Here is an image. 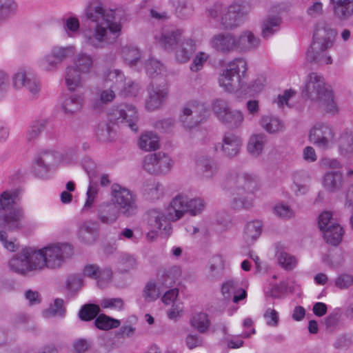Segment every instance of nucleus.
<instances>
[{"label":"nucleus","mask_w":353,"mask_h":353,"mask_svg":"<svg viewBox=\"0 0 353 353\" xmlns=\"http://www.w3.org/2000/svg\"><path fill=\"white\" fill-rule=\"evenodd\" d=\"M162 64L160 61L155 59H149L145 63L146 74L151 78H154L159 74H161Z\"/></svg>","instance_id":"obj_59"},{"label":"nucleus","mask_w":353,"mask_h":353,"mask_svg":"<svg viewBox=\"0 0 353 353\" xmlns=\"http://www.w3.org/2000/svg\"><path fill=\"white\" fill-rule=\"evenodd\" d=\"M74 64V68L81 72L88 73L92 67L93 61L90 55L86 54H80L77 57Z\"/></svg>","instance_id":"obj_53"},{"label":"nucleus","mask_w":353,"mask_h":353,"mask_svg":"<svg viewBox=\"0 0 353 353\" xmlns=\"http://www.w3.org/2000/svg\"><path fill=\"white\" fill-rule=\"evenodd\" d=\"M342 316V310L339 307L335 308L325 318V325L327 329L334 330L339 324Z\"/></svg>","instance_id":"obj_57"},{"label":"nucleus","mask_w":353,"mask_h":353,"mask_svg":"<svg viewBox=\"0 0 353 353\" xmlns=\"http://www.w3.org/2000/svg\"><path fill=\"white\" fill-rule=\"evenodd\" d=\"M17 8L15 1H0V25L15 14Z\"/></svg>","instance_id":"obj_48"},{"label":"nucleus","mask_w":353,"mask_h":353,"mask_svg":"<svg viewBox=\"0 0 353 353\" xmlns=\"http://www.w3.org/2000/svg\"><path fill=\"white\" fill-rule=\"evenodd\" d=\"M223 188L233 196L234 209H249L252 206L253 194L258 188V182L255 176L248 173L230 172L223 183Z\"/></svg>","instance_id":"obj_2"},{"label":"nucleus","mask_w":353,"mask_h":353,"mask_svg":"<svg viewBox=\"0 0 353 353\" xmlns=\"http://www.w3.org/2000/svg\"><path fill=\"white\" fill-rule=\"evenodd\" d=\"M112 132L113 129L112 125L110 123L105 121L100 122L95 130L97 139L103 142L111 140V134Z\"/></svg>","instance_id":"obj_52"},{"label":"nucleus","mask_w":353,"mask_h":353,"mask_svg":"<svg viewBox=\"0 0 353 353\" xmlns=\"http://www.w3.org/2000/svg\"><path fill=\"white\" fill-rule=\"evenodd\" d=\"M179 275V270L176 267L164 270L161 272V277L159 279V283L165 288H172Z\"/></svg>","instance_id":"obj_44"},{"label":"nucleus","mask_w":353,"mask_h":353,"mask_svg":"<svg viewBox=\"0 0 353 353\" xmlns=\"http://www.w3.org/2000/svg\"><path fill=\"white\" fill-rule=\"evenodd\" d=\"M196 50V44L192 39L183 42L176 52V59L179 63L188 61Z\"/></svg>","instance_id":"obj_33"},{"label":"nucleus","mask_w":353,"mask_h":353,"mask_svg":"<svg viewBox=\"0 0 353 353\" xmlns=\"http://www.w3.org/2000/svg\"><path fill=\"white\" fill-rule=\"evenodd\" d=\"M159 295L156 284L152 282H148L143 291V296L145 301L150 302L156 300Z\"/></svg>","instance_id":"obj_63"},{"label":"nucleus","mask_w":353,"mask_h":353,"mask_svg":"<svg viewBox=\"0 0 353 353\" xmlns=\"http://www.w3.org/2000/svg\"><path fill=\"white\" fill-rule=\"evenodd\" d=\"M121 213L115 205L110 202H103L98 207L97 216L98 219L105 224H112L119 218Z\"/></svg>","instance_id":"obj_23"},{"label":"nucleus","mask_w":353,"mask_h":353,"mask_svg":"<svg viewBox=\"0 0 353 353\" xmlns=\"http://www.w3.org/2000/svg\"><path fill=\"white\" fill-rule=\"evenodd\" d=\"M260 44V39L255 37L250 31H245L239 37L235 36L236 50L247 52L257 48Z\"/></svg>","instance_id":"obj_24"},{"label":"nucleus","mask_w":353,"mask_h":353,"mask_svg":"<svg viewBox=\"0 0 353 353\" xmlns=\"http://www.w3.org/2000/svg\"><path fill=\"white\" fill-rule=\"evenodd\" d=\"M111 201L125 217H132L137 212L136 195L118 183L111 187Z\"/></svg>","instance_id":"obj_6"},{"label":"nucleus","mask_w":353,"mask_h":353,"mask_svg":"<svg viewBox=\"0 0 353 353\" xmlns=\"http://www.w3.org/2000/svg\"><path fill=\"white\" fill-rule=\"evenodd\" d=\"M182 32L179 29L163 30L159 39V45L165 50H173L181 40Z\"/></svg>","instance_id":"obj_25"},{"label":"nucleus","mask_w":353,"mask_h":353,"mask_svg":"<svg viewBox=\"0 0 353 353\" xmlns=\"http://www.w3.org/2000/svg\"><path fill=\"white\" fill-rule=\"evenodd\" d=\"M339 148L342 155L349 156L353 154V137L348 134H342L339 139Z\"/></svg>","instance_id":"obj_55"},{"label":"nucleus","mask_w":353,"mask_h":353,"mask_svg":"<svg viewBox=\"0 0 353 353\" xmlns=\"http://www.w3.org/2000/svg\"><path fill=\"white\" fill-rule=\"evenodd\" d=\"M243 119L244 117L241 111L230 110L226 113L221 122L230 128L236 129L241 125Z\"/></svg>","instance_id":"obj_43"},{"label":"nucleus","mask_w":353,"mask_h":353,"mask_svg":"<svg viewBox=\"0 0 353 353\" xmlns=\"http://www.w3.org/2000/svg\"><path fill=\"white\" fill-rule=\"evenodd\" d=\"M322 232L326 243L334 246L339 245L343 235V228L338 223H332Z\"/></svg>","instance_id":"obj_32"},{"label":"nucleus","mask_w":353,"mask_h":353,"mask_svg":"<svg viewBox=\"0 0 353 353\" xmlns=\"http://www.w3.org/2000/svg\"><path fill=\"white\" fill-rule=\"evenodd\" d=\"M207 110L203 105L188 103L181 110L179 121L185 128H193L203 121Z\"/></svg>","instance_id":"obj_13"},{"label":"nucleus","mask_w":353,"mask_h":353,"mask_svg":"<svg viewBox=\"0 0 353 353\" xmlns=\"http://www.w3.org/2000/svg\"><path fill=\"white\" fill-rule=\"evenodd\" d=\"M99 224L97 221H84L79 225L78 238L83 243L93 244L99 237Z\"/></svg>","instance_id":"obj_18"},{"label":"nucleus","mask_w":353,"mask_h":353,"mask_svg":"<svg viewBox=\"0 0 353 353\" xmlns=\"http://www.w3.org/2000/svg\"><path fill=\"white\" fill-rule=\"evenodd\" d=\"M253 9L251 1H234L223 12L221 24L223 29L232 30L238 27L242 18L247 16Z\"/></svg>","instance_id":"obj_9"},{"label":"nucleus","mask_w":353,"mask_h":353,"mask_svg":"<svg viewBox=\"0 0 353 353\" xmlns=\"http://www.w3.org/2000/svg\"><path fill=\"white\" fill-rule=\"evenodd\" d=\"M143 194L146 199L155 201L163 195V186L159 182L146 183L143 190Z\"/></svg>","instance_id":"obj_41"},{"label":"nucleus","mask_w":353,"mask_h":353,"mask_svg":"<svg viewBox=\"0 0 353 353\" xmlns=\"http://www.w3.org/2000/svg\"><path fill=\"white\" fill-rule=\"evenodd\" d=\"M241 145V139L234 133L228 132L225 133L223 143H219L215 148L217 150L218 147L220 146L226 157L233 158L239 154Z\"/></svg>","instance_id":"obj_21"},{"label":"nucleus","mask_w":353,"mask_h":353,"mask_svg":"<svg viewBox=\"0 0 353 353\" xmlns=\"http://www.w3.org/2000/svg\"><path fill=\"white\" fill-rule=\"evenodd\" d=\"M174 4L176 16L181 19L189 17L193 12L192 5L190 1H176Z\"/></svg>","instance_id":"obj_58"},{"label":"nucleus","mask_w":353,"mask_h":353,"mask_svg":"<svg viewBox=\"0 0 353 353\" xmlns=\"http://www.w3.org/2000/svg\"><path fill=\"white\" fill-rule=\"evenodd\" d=\"M46 268L57 269L62 266L65 259L73 254V249L69 243H55L43 248Z\"/></svg>","instance_id":"obj_11"},{"label":"nucleus","mask_w":353,"mask_h":353,"mask_svg":"<svg viewBox=\"0 0 353 353\" xmlns=\"http://www.w3.org/2000/svg\"><path fill=\"white\" fill-rule=\"evenodd\" d=\"M121 52L125 63L130 68H135L139 71L143 65L140 50L135 46H126L123 48Z\"/></svg>","instance_id":"obj_26"},{"label":"nucleus","mask_w":353,"mask_h":353,"mask_svg":"<svg viewBox=\"0 0 353 353\" xmlns=\"http://www.w3.org/2000/svg\"><path fill=\"white\" fill-rule=\"evenodd\" d=\"M272 14H269L263 21L262 36L264 39H268L280 29L281 18L279 14L281 12L280 6L272 8Z\"/></svg>","instance_id":"obj_20"},{"label":"nucleus","mask_w":353,"mask_h":353,"mask_svg":"<svg viewBox=\"0 0 353 353\" xmlns=\"http://www.w3.org/2000/svg\"><path fill=\"white\" fill-rule=\"evenodd\" d=\"M100 307L98 305L86 303L81 306L79 311V318L83 321H90L94 319L99 314Z\"/></svg>","instance_id":"obj_46"},{"label":"nucleus","mask_w":353,"mask_h":353,"mask_svg":"<svg viewBox=\"0 0 353 353\" xmlns=\"http://www.w3.org/2000/svg\"><path fill=\"white\" fill-rule=\"evenodd\" d=\"M81 72L73 66L66 68L65 81L69 90L73 91L81 84Z\"/></svg>","instance_id":"obj_42"},{"label":"nucleus","mask_w":353,"mask_h":353,"mask_svg":"<svg viewBox=\"0 0 353 353\" xmlns=\"http://www.w3.org/2000/svg\"><path fill=\"white\" fill-rule=\"evenodd\" d=\"M82 167L88 174L89 181L92 183L93 180L97 175L96 163L92 159L88 157H85L82 160Z\"/></svg>","instance_id":"obj_61"},{"label":"nucleus","mask_w":353,"mask_h":353,"mask_svg":"<svg viewBox=\"0 0 353 353\" xmlns=\"http://www.w3.org/2000/svg\"><path fill=\"white\" fill-rule=\"evenodd\" d=\"M191 325L196 328L199 333H205L209 328L210 321L205 313H199L194 315L191 321Z\"/></svg>","instance_id":"obj_47"},{"label":"nucleus","mask_w":353,"mask_h":353,"mask_svg":"<svg viewBox=\"0 0 353 353\" xmlns=\"http://www.w3.org/2000/svg\"><path fill=\"white\" fill-rule=\"evenodd\" d=\"M170 205L165 213H163L157 209H152L147 212V223L149 230L152 231H163L165 234H170L171 226L170 219Z\"/></svg>","instance_id":"obj_15"},{"label":"nucleus","mask_w":353,"mask_h":353,"mask_svg":"<svg viewBox=\"0 0 353 353\" xmlns=\"http://www.w3.org/2000/svg\"><path fill=\"white\" fill-rule=\"evenodd\" d=\"M196 165L205 177H212L218 170L216 161L211 158H199L196 162Z\"/></svg>","instance_id":"obj_39"},{"label":"nucleus","mask_w":353,"mask_h":353,"mask_svg":"<svg viewBox=\"0 0 353 353\" xmlns=\"http://www.w3.org/2000/svg\"><path fill=\"white\" fill-rule=\"evenodd\" d=\"M265 142L266 136L264 134H254L250 138L248 151L252 156L257 157L261 153Z\"/></svg>","instance_id":"obj_38"},{"label":"nucleus","mask_w":353,"mask_h":353,"mask_svg":"<svg viewBox=\"0 0 353 353\" xmlns=\"http://www.w3.org/2000/svg\"><path fill=\"white\" fill-rule=\"evenodd\" d=\"M28 250V271L42 270L46 268L43 248L36 250L32 248H25Z\"/></svg>","instance_id":"obj_29"},{"label":"nucleus","mask_w":353,"mask_h":353,"mask_svg":"<svg viewBox=\"0 0 353 353\" xmlns=\"http://www.w3.org/2000/svg\"><path fill=\"white\" fill-rule=\"evenodd\" d=\"M166 94L167 92L165 89H161L159 87L154 88L152 84L149 88V96L145 104L146 108L152 111L160 108Z\"/></svg>","instance_id":"obj_28"},{"label":"nucleus","mask_w":353,"mask_h":353,"mask_svg":"<svg viewBox=\"0 0 353 353\" xmlns=\"http://www.w3.org/2000/svg\"><path fill=\"white\" fill-rule=\"evenodd\" d=\"M224 265L222 257L215 256L212 259V263L210 266V276L212 278H219L222 274Z\"/></svg>","instance_id":"obj_60"},{"label":"nucleus","mask_w":353,"mask_h":353,"mask_svg":"<svg viewBox=\"0 0 353 353\" xmlns=\"http://www.w3.org/2000/svg\"><path fill=\"white\" fill-rule=\"evenodd\" d=\"M48 121V119H46L32 121L26 132V140L28 143H33L38 139L41 134L45 130Z\"/></svg>","instance_id":"obj_31"},{"label":"nucleus","mask_w":353,"mask_h":353,"mask_svg":"<svg viewBox=\"0 0 353 353\" xmlns=\"http://www.w3.org/2000/svg\"><path fill=\"white\" fill-rule=\"evenodd\" d=\"M212 111L221 121L224 116L230 110L229 103L223 99H216L212 103Z\"/></svg>","instance_id":"obj_50"},{"label":"nucleus","mask_w":353,"mask_h":353,"mask_svg":"<svg viewBox=\"0 0 353 353\" xmlns=\"http://www.w3.org/2000/svg\"><path fill=\"white\" fill-rule=\"evenodd\" d=\"M211 46L216 51L228 53L236 50L235 35L231 33H219L214 35Z\"/></svg>","instance_id":"obj_22"},{"label":"nucleus","mask_w":353,"mask_h":353,"mask_svg":"<svg viewBox=\"0 0 353 353\" xmlns=\"http://www.w3.org/2000/svg\"><path fill=\"white\" fill-rule=\"evenodd\" d=\"M334 15L340 20H346L353 14V1H332Z\"/></svg>","instance_id":"obj_35"},{"label":"nucleus","mask_w":353,"mask_h":353,"mask_svg":"<svg viewBox=\"0 0 353 353\" xmlns=\"http://www.w3.org/2000/svg\"><path fill=\"white\" fill-rule=\"evenodd\" d=\"M28 252L22 249L21 252L15 254L9 261L10 269L19 274H25L28 272Z\"/></svg>","instance_id":"obj_30"},{"label":"nucleus","mask_w":353,"mask_h":353,"mask_svg":"<svg viewBox=\"0 0 353 353\" xmlns=\"http://www.w3.org/2000/svg\"><path fill=\"white\" fill-rule=\"evenodd\" d=\"M72 53V48L54 47L50 54H47L41 61V67L47 72H52L57 70L64 59Z\"/></svg>","instance_id":"obj_16"},{"label":"nucleus","mask_w":353,"mask_h":353,"mask_svg":"<svg viewBox=\"0 0 353 353\" xmlns=\"http://www.w3.org/2000/svg\"><path fill=\"white\" fill-rule=\"evenodd\" d=\"M205 203L203 199L195 198L188 200L186 196L178 194L170 203V219L176 221L181 219L185 212L191 216L200 214L204 210Z\"/></svg>","instance_id":"obj_7"},{"label":"nucleus","mask_w":353,"mask_h":353,"mask_svg":"<svg viewBox=\"0 0 353 353\" xmlns=\"http://www.w3.org/2000/svg\"><path fill=\"white\" fill-rule=\"evenodd\" d=\"M334 134L332 128L325 124L319 123L314 125L310 130L309 139L316 146L326 149L329 142L332 139Z\"/></svg>","instance_id":"obj_17"},{"label":"nucleus","mask_w":353,"mask_h":353,"mask_svg":"<svg viewBox=\"0 0 353 353\" xmlns=\"http://www.w3.org/2000/svg\"><path fill=\"white\" fill-rule=\"evenodd\" d=\"M21 191V189L17 188L11 191L3 192L0 195V210L4 212L11 208H19L18 206H14V204H15L16 200L19 199Z\"/></svg>","instance_id":"obj_34"},{"label":"nucleus","mask_w":353,"mask_h":353,"mask_svg":"<svg viewBox=\"0 0 353 353\" xmlns=\"http://www.w3.org/2000/svg\"><path fill=\"white\" fill-rule=\"evenodd\" d=\"M83 279L78 274H72L68 276L66 281V286L68 290L77 292L83 286Z\"/></svg>","instance_id":"obj_64"},{"label":"nucleus","mask_w":353,"mask_h":353,"mask_svg":"<svg viewBox=\"0 0 353 353\" xmlns=\"http://www.w3.org/2000/svg\"><path fill=\"white\" fill-rule=\"evenodd\" d=\"M143 166L150 174H164L171 169V159L165 152H154L145 157Z\"/></svg>","instance_id":"obj_12"},{"label":"nucleus","mask_w":353,"mask_h":353,"mask_svg":"<svg viewBox=\"0 0 353 353\" xmlns=\"http://www.w3.org/2000/svg\"><path fill=\"white\" fill-rule=\"evenodd\" d=\"M94 325L101 330H109L119 327L120 321L105 314H99L94 319Z\"/></svg>","instance_id":"obj_40"},{"label":"nucleus","mask_w":353,"mask_h":353,"mask_svg":"<svg viewBox=\"0 0 353 353\" xmlns=\"http://www.w3.org/2000/svg\"><path fill=\"white\" fill-rule=\"evenodd\" d=\"M302 94L312 101L321 102L327 112L335 113L338 111L332 91L325 86L323 77L317 73L309 74Z\"/></svg>","instance_id":"obj_4"},{"label":"nucleus","mask_w":353,"mask_h":353,"mask_svg":"<svg viewBox=\"0 0 353 353\" xmlns=\"http://www.w3.org/2000/svg\"><path fill=\"white\" fill-rule=\"evenodd\" d=\"M61 154L55 150H42L34 157L32 172L37 177L46 178L50 170L61 161Z\"/></svg>","instance_id":"obj_10"},{"label":"nucleus","mask_w":353,"mask_h":353,"mask_svg":"<svg viewBox=\"0 0 353 353\" xmlns=\"http://www.w3.org/2000/svg\"><path fill=\"white\" fill-rule=\"evenodd\" d=\"M87 21L94 23L92 28L84 32L85 42L95 48H102L108 29L110 33L118 37L121 26L114 22L115 11H105L100 1H91L85 10Z\"/></svg>","instance_id":"obj_1"},{"label":"nucleus","mask_w":353,"mask_h":353,"mask_svg":"<svg viewBox=\"0 0 353 353\" xmlns=\"http://www.w3.org/2000/svg\"><path fill=\"white\" fill-rule=\"evenodd\" d=\"M139 145L142 150H155L159 147V139L152 133L146 134L141 137Z\"/></svg>","instance_id":"obj_49"},{"label":"nucleus","mask_w":353,"mask_h":353,"mask_svg":"<svg viewBox=\"0 0 353 353\" xmlns=\"http://www.w3.org/2000/svg\"><path fill=\"white\" fill-rule=\"evenodd\" d=\"M261 125L269 133L277 132L283 128L282 122L276 117H263Z\"/></svg>","instance_id":"obj_54"},{"label":"nucleus","mask_w":353,"mask_h":353,"mask_svg":"<svg viewBox=\"0 0 353 353\" xmlns=\"http://www.w3.org/2000/svg\"><path fill=\"white\" fill-rule=\"evenodd\" d=\"M336 32L325 21L319 22L315 27L313 41L306 52V59L312 64H330L332 58L325 51L333 45Z\"/></svg>","instance_id":"obj_3"},{"label":"nucleus","mask_w":353,"mask_h":353,"mask_svg":"<svg viewBox=\"0 0 353 353\" xmlns=\"http://www.w3.org/2000/svg\"><path fill=\"white\" fill-rule=\"evenodd\" d=\"M105 81L107 83H111L110 85V88H113L115 90L119 91L121 87L125 85L126 79L121 70L115 69L108 72Z\"/></svg>","instance_id":"obj_45"},{"label":"nucleus","mask_w":353,"mask_h":353,"mask_svg":"<svg viewBox=\"0 0 353 353\" xmlns=\"http://www.w3.org/2000/svg\"><path fill=\"white\" fill-rule=\"evenodd\" d=\"M13 85L16 88H25L32 95H36L40 91V85L34 75L24 70L14 74Z\"/></svg>","instance_id":"obj_19"},{"label":"nucleus","mask_w":353,"mask_h":353,"mask_svg":"<svg viewBox=\"0 0 353 353\" xmlns=\"http://www.w3.org/2000/svg\"><path fill=\"white\" fill-rule=\"evenodd\" d=\"M247 70L245 60L236 59L229 64V68L219 78V85L229 92L243 88V81L241 77H244Z\"/></svg>","instance_id":"obj_5"},{"label":"nucleus","mask_w":353,"mask_h":353,"mask_svg":"<svg viewBox=\"0 0 353 353\" xmlns=\"http://www.w3.org/2000/svg\"><path fill=\"white\" fill-rule=\"evenodd\" d=\"M139 90V85L130 80L125 82V85L119 90L120 94L124 97H135Z\"/></svg>","instance_id":"obj_62"},{"label":"nucleus","mask_w":353,"mask_h":353,"mask_svg":"<svg viewBox=\"0 0 353 353\" xmlns=\"http://www.w3.org/2000/svg\"><path fill=\"white\" fill-rule=\"evenodd\" d=\"M277 260L279 264L288 271L293 270L297 264V260L295 256L284 251L277 254Z\"/></svg>","instance_id":"obj_51"},{"label":"nucleus","mask_w":353,"mask_h":353,"mask_svg":"<svg viewBox=\"0 0 353 353\" xmlns=\"http://www.w3.org/2000/svg\"><path fill=\"white\" fill-rule=\"evenodd\" d=\"M65 308L63 307V300L61 299H56L54 304L51 305L49 308L43 311V316L46 318L59 316H63L65 314Z\"/></svg>","instance_id":"obj_56"},{"label":"nucleus","mask_w":353,"mask_h":353,"mask_svg":"<svg viewBox=\"0 0 353 353\" xmlns=\"http://www.w3.org/2000/svg\"><path fill=\"white\" fill-rule=\"evenodd\" d=\"M262 223L259 221L248 222L244 229L243 237L248 243H252L262 232Z\"/></svg>","instance_id":"obj_37"},{"label":"nucleus","mask_w":353,"mask_h":353,"mask_svg":"<svg viewBox=\"0 0 353 353\" xmlns=\"http://www.w3.org/2000/svg\"><path fill=\"white\" fill-rule=\"evenodd\" d=\"M108 116L111 122L117 124L123 123L134 132L139 130V117L137 108L132 104L122 103L113 105Z\"/></svg>","instance_id":"obj_8"},{"label":"nucleus","mask_w":353,"mask_h":353,"mask_svg":"<svg viewBox=\"0 0 353 353\" xmlns=\"http://www.w3.org/2000/svg\"><path fill=\"white\" fill-rule=\"evenodd\" d=\"M24 212L21 208H11L0 212V228L2 231H19L23 228Z\"/></svg>","instance_id":"obj_14"},{"label":"nucleus","mask_w":353,"mask_h":353,"mask_svg":"<svg viewBox=\"0 0 353 353\" xmlns=\"http://www.w3.org/2000/svg\"><path fill=\"white\" fill-rule=\"evenodd\" d=\"M323 185L330 192L338 191L342 185L341 173L337 171L327 172L324 176Z\"/></svg>","instance_id":"obj_36"},{"label":"nucleus","mask_w":353,"mask_h":353,"mask_svg":"<svg viewBox=\"0 0 353 353\" xmlns=\"http://www.w3.org/2000/svg\"><path fill=\"white\" fill-rule=\"evenodd\" d=\"M83 103V97L80 93L68 94L62 103V108L65 114H73L81 110Z\"/></svg>","instance_id":"obj_27"}]
</instances>
